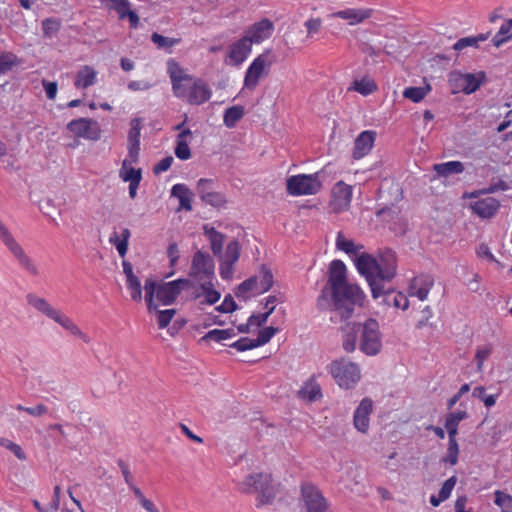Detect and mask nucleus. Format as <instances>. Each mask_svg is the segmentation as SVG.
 <instances>
[{"instance_id":"1","label":"nucleus","mask_w":512,"mask_h":512,"mask_svg":"<svg viewBox=\"0 0 512 512\" xmlns=\"http://www.w3.org/2000/svg\"><path fill=\"white\" fill-rule=\"evenodd\" d=\"M365 297L358 285L348 283L346 265L336 259L329 265L328 281L316 305L320 311L332 310L341 321H346L353 315L355 305L363 306Z\"/></svg>"},{"instance_id":"2","label":"nucleus","mask_w":512,"mask_h":512,"mask_svg":"<svg viewBox=\"0 0 512 512\" xmlns=\"http://www.w3.org/2000/svg\"><path fill=\"white\" fill-rule=\"evenodd\" d=\"M358 272L363 275L370 287L372 297H384L383 303L390 304L389 297L394 292L390 285L397 273V258L394 251L385 249L378 258L362 253L355 261Z\"/></svg>"},{"instance_id":"3","label":"nucleus","mask_w":512,"mask_h":512,"mask_svg":"<svg viewBox=\"0 0 512 512\" xmlns=\"http://www.w3.org/2000/svg\"><path fill=\"white\" fill-rule=\"evenodd\" d=\"M342 333V348L347 353L355 351L359 335V349L364 354L375 356L381 351V333L376 319L368 318L364 323L348 322L342 327Z\"/></svg>"},{"instance_id":"4","label":"nucleus","mask_w":512,"mask_h":512,"mask_svg":"<svg viewBox=\"0 0 512 512\" xmlns=\"http://www.w3.org/2000/svg\"><path fill=\"white\" fill-rule=\"evenodd\" d=\"M193 286V282L185 278H179L169 282H157L152 278L146 279L144 290L147 310L150 313L157 311V303L154 301L155 298L166 306L174 304L183 290Z\"/></svg>"},{"instance_id":"5","label":"nucleus","mask_w":512,"mask_h":512,"mask_svg":"<svg viewBox=\"0 0 512 512\" xmlns=\"http://www.w3.org/2000/svg\"><path fill=\"white\" fill-rule=\"evenodd\" d=\"M277 487L271 475L265 473L250 474L238 486L242 493L259 494L257 507L272 504L278 492Z\"/></svg>"},{"instance_id":"6","label":"nucleus","mask_w":512,"mask_h":512,"mask_svg":"<svg viewBox=\"0 0 512 512\" xmlns=\"http://www.w3.org/2000/svg\"><path fill=\"white\" fill-rule=\"evenodd\" d=\"M328 370L341 388L350 389L360 380V369L358 365L346 361L344 358L332 361Z\"/></svg>"},{"instance_id":"7","label":"nucleus","mask_w":512,"mask_h":512,"mask_svg":"<svg viewBox=\"0 0 512 512\" xmlns=\"http://www.w3.org/2000/svg\"><path fill=\"white\" fill-rule=\"evenodd\" d=\"M321 172L314 174H298L287 178L286 190L289 195H314L322 188Z\"/></svg>"},{"instance_id":"8","label":"nucleus","mask_w":512,"mask_h":512,"mask_svg":"<svg viewBox=\"0 0 512 512\" xmlns=\"http://www.w3.org/2000/svg\"><path fill=\"white\" fill-rule=\"evenodd\" d=\"M182 96L177 98L186 100L190 105H201L207 102L212 95V91L207 83L201 78H195L191 82H186L182 87Z\"/></svg>"},{"instance_id":"9","label":"nucleus","mask_w":512,"mask_h":512,"mask_svg":"<svg viewBox=\"0 0 512 512\" xmlns=\"http://www.w3.org/2000/svg\"><path fill=\"white\" fill-rule=\"evenodd\" d=\"M449 81L464 94L470 95L487 82V76L484 71L478 73L453 72Z\"/></svg>"},{"instance_id":"10","label":"nucleus","mask_w":512,"mask_h":512,"mask_svg":"<svg viewBox=\"0 0 512 512\" xmlns=\"http://www.w3.org/2000/svg\"><path fill=\"white\" fill-rule=\"evenodd\" d=\"M271 55V49H266L262 54L256 57L248 67L244 77V87L254 90L259 83V79L266 66L272 65L274 59H268Z\"/></svg>"},{"instance_id":"11","label":"nucleus","mask_w":512,"mask_h":512,"mask_svg":"<svg viewBox=\"0 0 512 512\" xmlns=\"http://www.w3.org/2000/svg\"><path fill=\"white\" fill-rule=\"evenodd\" d=\"M67 129L77 137L97 141L101 138V129L97 121L89 118H78L67 124Z\"/></svg>"},{"instance_id":"12","label":"nucleus","mask_w":512,"mask_h":512,"mask_svg":"<svg viewBox=\"0 0 512 512\" xmlns=\"http://www.w3.org/2000/svg\"><path fill=\"white\" fill-rule=\"evenodd\" d=\"M301 496L306 512H325L327 510L326 499L313 484L303 483L301 486Z\"/></svg>"},{"instance_id":"13","label":"nucleus","mask_w":512,"mask_h":512,"mask_svg":"<svg viewBox=\"0 0 512 512\" xmlns=\"http://www.w3.org/2000/svg\"><path fill=\"white\" fill-rule=\"evenodd\" d=\"M214 260L206 252L198 250L194 253L189 276L197 278L203 275L205 278L211 279L214 276Z\"/></svg>"},{"instance_id":"14","label":"nucleus","mask_w":512,"mask_h":512,"mask_svg":"<svg viewBox=\"0 0 512 512\" xmlns=\"http://www.w3.org/2000/svg\"><path fill=\"white\" fill-rule=\"evenodd\" d=\"M4 244L16 258L21 267H23L27 272H29L33 276H37L39 274V270L36 264L26 254L22 246L14 239V237H11Z\"/></svg>"},{"instance_id":"15","label":"nucleus","mask_w":512,"mask_h":512,"mask_svg":"<svg viewBox=\"0 0 512 512\" xmlns=\"http://www.w3.org/2000/svg\"><path fill=\"white\" fill-rule=\"evenodd\" d=\"M4 244L16 258L21 267H23L27 272H29L33 276H37L39 274V270L36 264L26 254L22 246L14 239V237H11Z\"/></svg>"},{"instance_id":"16","label":"nucleus","mask_w":512,"mask_h":512,"mask_svg":"<svg viewBox=\"0 0 512 512\" xmlns=\"http://www.w3.org/2000/svg\"><path fill=\"white\" fill-rule=\"evenodd\" d=\"M4 244L16 258L21 267H23L27 272H29L33 276H37L39 274V270L36 264L26 254L22 246L14 239V237H11Z\"/></svg>"},{"instance_id":"17","label":"nucleus","mask_w":512,"mask_h":512,"mask_svg":"<svg viewBox=\"0 0 512 512\" xmlns=\"http://www.w3.org/2000/svg\"><path fill=\"white\" fill-rule=\"evenodd\" d=\"M273 31V22L268 18H263L262 20L255 22L250 27H248L244 36L251 39V44H259L270 38Z\"/></svg>"},{"instance_id":"18","label":"nucleus","mask_w":512,"mask_h":512,"mask_svg":"<svg viewBox=\"0 0 512 512\" xmlns=\"http://www.w3.org/2000/svg\"><path fill=\"white\" fill-rule=\"evenodd\" d=\"M167 65L173 93L175 96H182V87L186 82H191L193 80V75L184 73L183 69L173 59H170Z\"/></svg>"},{"instance_id":"19","label":"nucleus","mask_w":512,"mask_h":512,"mask_svg":"<svg viewBox=\"0 0 512 512\" xmlns=\"http://www.w3.org/2000/svg\"><path fill=\"white\" fill-rule=\"evenodd\" d=\"M377 133L373 130L361 132L354 141L352 157L359 160L366 156L374 146Z\"/></svg>"},{"instance_id":"20","label":"nucleus","mask_w":512,"mask_h":512,"mask_svg":"<svg viewBox=\"0 0 512 512\" xmlns=\"http://www.w3.org/2000/svg\"><path fill=\"white\" fill-rule=\"evenodd\" d=\"M211 183V179L201 178L197 183V192L203 202L212 207L220 208L226 204L227 200L223 194L207 189V186Z\"/></svg>"},{"instance_id":"21","label":"nucleus","mask_w":512,"mask_h":512,"mask_svg":"<svg viewBox=\"0 0 512 512\" xmlns=\"http://www.w3.org/2000/svg\"><path fill=\"white\" fill-rule=\"evenodd\" d=\"M251 50H252L251 39L243 36L238 41H236L230 45V50L228 53L230 63L235 66H239L246 60V58L249 55V53L251 52Z\"/></svg>"},{"instance_id":"22","label":"nucleus","mask_w":512,"mask_h":512,"mask_svg":"<svg viewBox=\"0 0 512 512\" xmlns=\"http://www.w3.org/2000/svg\"><path fill=\"white\" fill-rule=\"evenodd\" d=\"M372 406V400L364 398L354 412V426L362 433H366L369 428V415L372 412Z\"/></svg>"},{"instance_id":"23","label":"nucleus","mask_w":512,"mask_h":512,"mask_svg":"<svg viewBox=\"0 0 512 512\" xmlns=\"http://www.w3.org/2000/svg\"><path fill=\"white\" fill-rule=\"evenodd\" d=\"M470 207L479 217L491 218L500 208V202L494 197H486L471 203Z\"/></svg>"},{"instance_id":"24","label":"nucleus","mask_w":512,"mask_h":512,"mask_svg":"<svg viewBox=\"0 0 512 512\" xmlns=\"http://www.w3.org/2000/svg\"><path fill=\"white\" fill-rule=\"evenodd\" d=\"M27 303L37 309L39 312L46 315L48 318L54 320L55 322L62 314L61 311L53 308L44 298L37 296L36 294L29 293L26 296Z\"/></svg>"},{"instance_id":"25","label":"nucleus","mask_w":512,"mask_h":512,"mask_svg":"<svg viewBox=\"0 0 512 512\" xmlns=\"http://www.w3.org/2000/svg\"><path fill=\"white\" fill-rule=\"evenodd\" d=\"M371 9L349 8L334 12L332 17L347 20L350 25H356L371 17Z\"/></svg>"},{"instance_id":"26","label":"nucleus","mask_w":512,"mask_h":512,"mask_svg":"<svg viewBox=\"0 0 512 512\" xmlns=\"http://www.w3.org/2000/svg\"><path fill=\"white\" fill-rule=\"evenodd\" d=\"M171 196L179 199L178 210L184 209L186 211L192 210L191 196L192 193L185 184H175L171 189Z\"/></svg>"},{"instance_id":"27","label":"nucleus","mask_w":512,"mask_h":512,"mask_svg":"<svg viewBox=\"0 0 512 512\" xmlns=\"http://www.w3.org/2000/svg\"><path fill=\"white\" fill-rule=\"evenodd\" d=\"M96 71L90 66L82 67L76 74L74 85L76 88H88L96 81Z\"/></svg>"},{"instance_id":"28","label":"nucleus","mask_w":512,"mask_h":512,"mask_svg":"<svg viewBox=\"0 0 512 512\" xmlns=\"http://www.w3.org/2000/svg\"><path fill=\"white\" fill-rule=\"evenodd\" d=\"M464 164L460 161H449L435 164L433 170L439 177H449L453 174H460L464 171Z\"/></svg>"},{"instance_id":"29","label":"nucleus","mask_w":512,"mask_h":512,"mask_svg":"<svg viewBox=\"0 0 512 512\" xmlns=\"http://www.w3.org/2000/svg\"><path fill=\"white\" fill-rule=\"evenodd\" d=\"M467 418L466 411L451 412L447 415L444 426L448 432V438L457 436L459 423Z\"/></svg>"},{"instance_id":"30","label":"nucleus","mask_w":512,"mask_h":512,"mask_svg":"<svg viewBox=\"0 0 512 512\" xmlns=\"http://www.w3.org/2000/svg\"><path fill=\"white\" fill-rule=\"evenodd\" d=\"M204 233L209 237L211 250L217 257L222 258L224 235L218 232L214 227L204 226Z\"/></svg>"},{"instance_id":"31","label":"nucleus","mask_w":512,"mask_h":512,"mask_svg":"<svg viewBox=\"0 0 512 512\" xmlns=\"http://www.w3.org/2000/svg\"><path fill=\"white\" fill-rule=\"evenodd\" d=\"M119 175L124 182H129V184L140 183L142 180V170L131 167L128 159H124L122 162Z\"/></svg>"},{"instance_id":"32","label":"nucleus","mask_w":512,"mask_h":512,"mask_svg":"<svg viewBox=\"0 0 512 512\" xmlns=\"http://www.w3.org/2000/svg\"><path fill=\"white\" fill-rule=\"evenodd\" d=\"M245 114V109L241 105L229 107L224 112L223 122L226 127L233 128Z\"/></svg>"},{"instance_id":"33","label":"nucleus","mask_w":512,"mask_h":512,"mask_svg":"<svg viewBox=\"0 0 512 512\" xmlns=\"http://www.w3.org/2000/svg\"><path fill=\"white\" fill-rule=\"evenodd\" d=\"M336 248L349 255H356L363 245H356L353 240L346 239L343 232L340 231L336 237Z\"/></svg>"},{"instance_id":"34","label":"nucleus","mask_w":512,"mask_h":512,"mask_svg":"<svg viewBox=\"0 0 512 512\" xmlns=\"http://www.w3.org/2000/svg\"><path fill=\"white\" fill-rule=\"evenodd\" d=\"M58 324H60L63 328L71 332L73 335L79 337L82 339L85 343L90 342V338L88 335L83 333L80 328L66 315L63 313L59 316V318L56 321Z\"/></svg>"},{"instance_id":"35","label":"nucleus","mask_w":512,"mask_h":512,"mask_svg":"<svg viewBox=\"0 0 512 512\" xmlns=\"http://www.w3.org/2000/svg\"><path fill=\"white\" fill-rule=\"evenodd\" d=\"M512 38V19L507 20L498 32L492 38V43L495 47H500L503 43Z\"/></svg>"},{"instance_id":"36","label":"nucleus","mask_w":512,"mask_h":512,"mask_svg":"<svg viewBox=\"0 0 512 512\" xmlns=\"http://www.w3.org/2000/svg\"><path fill=\"white\" fill-rule=\"evenodd\" d=\"M236 333L232 328L229 329H213L207 332L201 339L200 342H208L210 340L220 342L226 340L232 336H235Z\"/></svg>"},{"instance_id":"37","label":"nucleus","mask_w":512,"mask_h":512,"mask_svg":"<svg viewBox=\"0 0 512 512\" xmlns=\"http://www.w3.org/2000/svg\"><path fill=\"white\" fill-rule=\"evenodd\" d=\"M430 90V85L424 87H408L404 90L403 96L414 103H418L425 98Z\"/></svg>"},{"instance_id":"38","label":"nucleus","mask_w":512,"mask_h":512,"mask_svg":"<svg viewBox=\"0 0 512 512\" xmlns=\"http://www.w3.org/2000/svg\"><path fill=\"white\" fill-rule=\"evenodd\" d=\"M458 455L459 445L457 443L456 437L449 438L447 454L442 458V462L449 463L451 466H454L458 463Z\"/></svg>"},{"instance_id":"39","label":"nucleus","mask_w":512,"mask_h":512,"mask_svg":"<svg viewBox=\"0 0 512 512\" xmlns=\"http://www.w3.org/2000/svg\"><path fill=\"white\" fill-rule=\"evenodd\" d=\"M20 60L12 52L0 53V74L5 73L12 69V67L18 65Z\"/></svg>"},{"instance_id":"40","label":"nucleus","mask_w":512,"mask_h":512,"mask_svg":"<svg viewBox=\"0 0 512 512\" xmlns=\"http://www.w3.org/2000/svg\"><path fill=\"white\" fill-rule=\"evenodd\" d=\"M494 503L499 506L502 512H512V496L501 490L494 492Z\"/></svg>"},{"instance_id":"41","label":"nucleus","mask_w":512,"mask_h":512,"mask_svg":"<svg viewBox=\"0 0 512 512\" xmlns=\"http://www.w3.org/2000/svg\"><path fill=\"white\" fill-rule=\"evenodd\" d=\"M472 396L481 400L487 408H490L496 403V395L487 394L486 388L483 386H477L472 391Z\"/></svg>"},{"instance_id":"42","label":"nucleus","mask_w":512,"mask_h":512,"mask_svg":"<svg viewBox=\"0 0 512 512\" xmlns=\"http://www.w3.org/2000/svg\"><path fill=\"white\" fill-rule=\"evenodd\" d=\"M353 89L360 94L367 96L377 89V85L373 80L361 79L353 82Z\"/></svg>"},{"instance_id":"43","label":"nucleus","mask_w":512,"mask_h":512,"mask_svg":"<svg viewBox=\"0 0 512 512\" xmlns=\"http://www.w3.org/2000/svg\"><path fill=\"white\" fill-rule=\"evenodd\" d=\"M333 194L336 197L342 199L345 202V204L348 205L352 197V187L350 185L345 184L343 181H339L333 188Z\"/></svg>"},{"instance_id":"44","label":"nucleus","mask_w":512,"mask_h":512,"mask_svg":"<svg viewBox=\"0 0 512 512\" xmlns=\"http://www.w3.org/2000/svg\"><path fill=\"white\" fill-rule=\"evenodd\" d=\"M279 331L277 327L268 326L258 332V336L254 339L256 348L268 343L271 338Z\"/></svg>"},{"instance_id":"45","label":"nucleus","mask_w":512,"mask_h":512,"mask_svg":"<svg viewBox=\"0 0 512 512\" xmlns=\"http://www.w3.org/2000/svg\"><path fill=\"white\" fill-rule=\"evenodd\" d=\"M151 40L160 49H169L180 41V39L165 37L157 32L151 35Z\"/></svg>"},{"instance_id":"46","label":"nucleus","mask_w":512,"mask_h":512,"mask_svg":"<svg viewBox=\"0 0 512 512\" xmlns=\"http://www.w3.org/2000/svg\"><path fill=\"white\" fill-rule=\"evenodd\" d=\"M61 28V22L55 18H47L42 21V31L44 37L51 38Z\"/></svg>"},{"instance_id":"47","label":"nucleus","mask_w":512,"mask_h":512,"mask_svg":"<svg viewBox=\"0 0 512 512\" xmlns=\"http://www.w3.org/2000/svg\"><path fill=\"white\" fill-rule=\"evenodd\" d=\"M261 274V280H260V287H261V293L267 292L271 289L273 286V274L269 268L266 267V265H261L260 269Z\"/></svg>"},{"instance_id":"48","label":"nucleus","mask_w":512,"mask_h":512,"mask_svg":"<svg viewBox=\"0 0 512 512\" xmlns=\"http://www.w3.org/2000/svg\"><path fill=\"white\" fill-rule=\"evenodd\" d=\"M126 281L127 288L131 290L132 300L140 302L142 300V287L139 278L135 276L130 279H126Z\"/></svg>"},{"instance_id":"49","label":"nucleus","mask_w":512,"mask_h":512,"mask_svg":"<svg viewBox=\"0 0 512 512\" xmlns=\"http://www.w3.org/2000/svg\"><path fill=\"white\" fill-rule=\"evenodd\" d=\"M155 312L157 314L158 327L160 329H164L170 324L172 318L176 314V309L159 310L157 308V311Z\"/></svg>"},{"instance_id":"50","label":"nucleus","mask_w":512,"mask_h":512,"mask_svg":"<svg viewBox=\"0 0 512 512\" xmlns=\"http://www.w3.org/2000/svg\"><path fill=\"white\" fill-rule=\"evenodd\" d=\"M141 118H133L130 122V130L128 133V143L140 144Z\"/></svg>"},{"instance_id":"51","label":"nucleus","mask_w":512,"mask_h":512,"mask_svg":"<svg viewBox=\"0 0 512 512\" xmlns=\"http://www.w3.org/2000/svg\"><path fill=\"white\" fill-rule=\"evenodd\" d=\"M240 257V244L237 240L228 243L224 260L236 263Z\"/></svg>"},{"instance_id":"52","label":"nucleus","mask_w":512,"mask_h":512,"mask_svg":"<svg viewBox=\"0 0 512 512\" xmlns=\"http://www.w3.org/2000/svg\"><path fill=\"white\" fill-rule=\"evenodd\" d=\"M433 285H434V279L431 275L421 274V275L413 278L410 288L420 287V288H426V290L430 291V289L432 288Z\"/></svg>"},{"instance_id":"53","label":"nucleus","mask_w":512,"mask_h":512,"mask_svg":"<svg viewBox=\"0 0 512 512\" xmlns=\"http://www.w3.org/2000/svg\"><path fill=\"white\" fill-rule=\"evenodd\" d=\"M174 153L180 160H188L191 158V150L186 140H176Z\"/></svg>"},{"instance_id":"54","label":"nucleus","mask_w":512,"mask_h":512,"mask_svg":"<svg viewBox=\"0 0 512 512\" xmlns=\"http://www.w3.org/2000/svg\"><path fill=\"white\" fill-rule=\"evenodd\" d=\"M256 284H257V277L256 276H252V277L244 280L242 283H240L237 286V288L235 290V296L238 297V298L242 297L247 292L253 290L254 287L256 286Z\"/></svg>"},{"instance_id":"55","label":"nucleus","mask_w":512,"mask_h":512,"mask_svg":"<svg viewBox=\"0 0 512 512\" xmlns=\"http://www.w3.org/2000/svg\"><path fill=\"white\" fill-rule=\"evenodd\" d=\"M390 304L388 306L393 305L396 308H401L402 310H406L409 306L408 298L401 292L395 293V291L389 297Z\"/></svg>"},{"instance_id":"56","label":"nucleus","mask_w":512,"mask_h":512,"mask_svg":"<svg viewBox=\"0 0 512 512\" xmlns=\"http://www.w3.org/2000/svg\"><path fill=\"white\" fill-rule=\"evenodd\" d=\"M237 309H238V306H237L236 302L234 301L231 294H227L224 297V301L222 302V304L215 308V310L220 313H233Z\"/></svg>"},{"instance_id":"57","label":"nucleus","mask_w":512,"mask_h":512,"mask_svg":"<svg viewBox=\"0 0 512 512\" xmlns=\"http://www.w3.org/2000/svg\"><path fill=\"white\" fill-rule=\"evenodd\" d=\"M117 464L121 470V473L123 475V478L125 480V483L128 485L129 489L134 492V489L135 488H138L134 482H133V477L131 475V472H130V469H129V466L122 460V459H119L117 461Z\"/></svg>"},{"instance_id":"58","label":"nucleus","mask_w":512,"mask_h":512,"mask_svg":"<svg viewBox=\"0 0 512 512\" xmlns=\"http://www.w3.org/2000/svg\"><path fill=\"white\" fill-rule=\"evenodd\" d=\"M254 342V339L242 337L234 343L230 344L229 347L235 348L237 351L244 352L256 348Z\"/></svg>"},{"instance_id":"59","label":"nucleus","mask_w":512,"mask_h":512,"mask_svg":"<svg viewBox=\"0 0 512 512\" xmlns=\"http://www.w3.org/2000/svg\"><path fill=\"white\" fill-rule=\"evenodd\" d=\"M456 482H457V477L456 476H451L450 478H448L442 485L440 491H439V496L445 501L447 500L450 495H451V492L454 488V486L456 485Z\"/></svg>"},{"instance_id":"60","label":"nucleus","mask_w":512,"mask_h":512,"mask_svg":"<svg viewBox=\"0 0 512 512\" xmlns=\"http://www.w3.org/2000/svg\"><path fill=\"white\" fill-rule=\"evenodd\" d=\"M109 242L116 246V249L121 257H124L128 251L129 243L125 240H120L117 232H113L110 236Z\"/></svg>"},{"instance_id":"61","label":"nucleus","mask_w":512,"mask_h":512,"mask_svg":"<svg viewBox=\"0 0 512 512\" xmlns=\"http://www.w3.org/2000/svg\"><path fill=\"white\" fill-rule=\"evenodd\" d=\"M275 310V306H271L267 312L265 313H261V314H252L250 317H249V324H253V325H257V326H263L269 316L274 312Z\"/></svg>"},{"instance_id":"62","label":"nucleus","mask_w":512,"mask_h":512,"mask_svg":"<svg viewBox=\"0 0 512 512\" xmlns=\"http://www.w3.org/2000/svg\"><path fill=\"white\" fill-rule=\"evenodd\" d=\"M400 213V209L392 205H384L381 209L376 212L377 217L388 216V220L395 219Z\"/></svg>"},{"instance_id":"63","label":"nucleus","mask_w":512,"mask_h":512,"mask_svg":"<svg viewBox=\"0 0 512 512\" xmlns=\"http://www.w3.org/2000/svg\"><path fill=\"white\" fill-rule=\"evenodd\" d=\"M133 494H134L135 498L138 500V502L140 503V505L147 512H151L155 508L153 502L150 501L149 499H147L145 497V495L143 494V492L139 488H135Z\"/></svg>"},{"instance_id":"64","label":"nucleus","mask_w":512,"mask_h":512,"mask_svg":"<svg viewBox=\"0 0 512 512\" xmlns=\"http://www.w3.org/2000/svg\"><path fill=\"white\" fill-rule=\"evenodd\" d=\"M304 25L307 29V36L311 37L319 32L322 26V20L320 18H310L305 22Z\"/></svg>"}]
</instances>
